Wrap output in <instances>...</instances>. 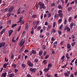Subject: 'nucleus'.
I'll list each match as a JSON object with an SVG mask.
<instances>
[{
    "label": "nucleus",
    "mask_w": 77,
    "mask_h": 77,
    "mask_svg": "<svg viewBox=\"0 0 77 77\" xmlns=\"http://www.w3.org/2000/svg\"><path fill=\"white\" fill-rule=\"evenodd\" d=\"M38 5L40 6V9H46V6H45V4H44L42 3L41 2H39L38 3Z\"/></svg>",
    "instance_id": "nucleus-1"
},
{
    "label": "nucleus",
    "mask_w": 77,
    "mask_h": 77,
    "mask_svg": "<svg viewBox=\"0 0 77 77\" xmlns=\"http://www.w3.org/2000/svg\"><path fill=\"white\" fill-rule=\"evenodd\" d=\"M5 44L6 43L5 42L0 43V48L2 47V49H5L6 48V46H5Z\"/></svg>",
    "instance_id": "nucleus-2"
},
{
    "label": "nucleus",
    "mask_w": 77,
    "mask_h": 77,
    "mask_svg": "<svg viewBox=\"0 0 77 77\" xmlns=\"http://www.w3.org/2000/svg\"><path fill=\"white\" fill-rule=\"evenodd\" d=\"M29 70L30 71H31L32 73H34V72H36V69L31 68L29 69Z\"/></svg>",
    "instance_id": "nucleus-3"
},
{
    "label": "nucleus",
    "mask_w": 77,
    "mask_h": 77,
    "mask_svg": "<svg viewBox=\"0 0 77 77\" xmlns=\"http://www.w3.org/2000/svg\"><path fill=\"white\" fill-rule=\"evenodd\" d=\"M64 30H66L68 32H69L70 31H71V29H70L68 26H66L64 28Z\"/></svg>",
    "instance_id": "nucleus-4"
},
{
    "label": "nucleus",
    "mask_w": 77,
    "mask_h": 77,
    "mask_svg": "<svg viewBox=\"0 0 77 77\" xmlns=\"http://www.w3.org/2000/svg\"><path fill=\"white\" fill-rule=\"evenodd\" d=\"M27 64L29 66H30V67H32V66H33V63H31V62H30V61H27Z\"/></svg>",
    "instance_id": "nucleus-5"
},
{
    "label": "nucleus",
    "mask_w": 77,
    "mask_h": 77,
    "mask_svg": "<svg viewBox=\"0 0 77 77\" xmlns=\"http://www.w3.org/2000/svg\"><path fill=\"white\" fill-rule=\"evenodd\" d=\"M14 6H12L8 10V11L10 12H12L14 10Z\"/></svg>",
    "instance_id": "nucleus-6"
},
{
    "label": "nucleus",
    "mask_w": 77,
    "mask_h": 77,
    "mask_svg": "<svg viewBox=\"0 0 77 77\" xmlns=\"http://www.w3.org/2000/svg\"><path fill=\"white\" fill-rule=\"evenodd\" d=\"M13 32V30H10L8 32V34H9V36L10 37L11 36V35H12V32Z\"/></svg>",
    "instance_id": "nucleus-7"
},
{
    "label": "nucleus",
    "mask_w": 77,
    "mask_h": 77,
    "mask_svg": "<svg viewBox=\"0 0 77 77\" xmlns=\"http://www.w3.org/2000/svg\"><path fill=\"white\" fill-rule=\"evenodd\" d=\"M69 74H70V72L69 71L64 73L65 76H67V77H69Z\"/></svg>",
    "instance_id": "nucleus-8"
},
{
    "label": "nucleus",
    "mask_w": 77,
    "mask_h": 77,
    "mask_svg": "<svg viewBox=\"0 0 77 77\" xmlns=\"http://www.w3.org/2000/svg\"><path fill=\"white\" fill-rule=\"evenodd\" d=\"M58 17H59L60 18H63V14L62 13H59Z\"/></svg>",
    "instance_id": "nucleus-9"
},
{
    "label": "nucleus",
    "mask_w": 77,
    "mask_h": 77,
    "mask_svg": "<svg viewBox=\"0 0 77 77\" xmlns=\"http://www.w3.org/2000/svg\"><path fill=\"white\" fill-rule=\"evenodd\" d=\"M57 42H55L53 44V45H54L53 47L54 48L56 47V46H57Z\"/></svg>",
    "instance_id": "nucleus-10"
},
{
    "label": "nucleus",
    "mask_w": 77,
    "mask_h": 77,
    "mask_svg": "<svg viewBox=\"0 0 77 77\" xmlns=\"http://www.w3.org/2000/svg\"><path fill=\"white\" fill-rule=\"evenodd\" d=\"M7 75V73L6 72L3 73L2 74V77H5Z\"/></svg>",
    "instance_id": "nucleus-11"
},
{
    "label": "nucleus",
    "mask_w": 77,
    "mask_h": 77,
    "mask_svg": "<svg viewBox=\"0 0 77 77\" xmlns=\"http://www.w3.org/2000/svg\"><path fill=\"white\" fill-rule=\"evenodd\" d=\"M52 27V26H51V25H49L47 27V31H48L50 29H51Z\"/></svg>",
    "instance_id": "nucleus-12"
},
{
    "label": "nucleus",
    "mask_w": 77,
    "mask_h": 77,
    "mask_svg": "<svg viewBox=\"0 0 77 77\" xmlns=\"http://www.w3.org/2000/svg\"><path fill=\"white\" fill-rule=\"evenodd\" d=\"M71 45L69 44H67V49H69V48H71Z\"/></svg>",
    "instance_id": "nucleus-13"
},
{
    "label": "nucleus",
    "mask_w": 77,
    "mask_h": 77,
    "mask_svg": "<svg viewBox=\"0 0 77 77\" xmlns=\"http://www.w3.org/2000/svg\"><path fill=\"white\" fill-rule=\"evenodd\" d=\"M49 69H50V68H45L44 69V72H48V71H49Z\"/></svg>",
    "instance_id": "nucleus-14"
},
{
    "label": "nucleus",
    "mask_w": 77,
    "mask_h": 77,
    "mask_svg": "<svg viewBox=\"0 0 77 77\" xmlns=\"http://www.w3.org/2000/svg\"><path fill=\"white\" fill-rule=\"evenodd\" d=\"M31 52L33 54H36V51L34 50H32Z\"/></svg>",
    "instance_id": "nucleus-15"
},
{
    "label": "nucleus",
    "mask_w": 77,
    "mask_h": 77,
    "mask_svg": "<svg viewBox=\"0 0 77 77\" xmlns=\"http://www.w3.org/2000/svg\"><path fill=\"white\" fill-rule=\"evenodd\" d=\"M51 67H52V65H51V64L49 63L47 66V68H49L50 69V68H51Z\"/></svg>",
    "instance_id": "nucleus-16"
},
{
    "label": "nucleus",
    "mask_w": 77,
    "mask_h": 77,
    "mask_svg": "<svg viewBox=\"0 0 77 77\" xmlns=\"http://www.w3.org/2000/svg\"><path fill=\"white\" fill-rule=\"evenodd\" d=\"M11 66L12 67H14V68H16V67H17V65L15 63H13L11 65Z\"/></svg>",
    "instance_id": "nucleus-17"
},
{
    "label": "nucleus",
    "mask_w": 77,
    "mask_h": 77,
    "mask_svg": "<svg viewBox=\"0 0 77 77\" xmlns=\"http://www.w3.org/2000/svg\"><path fill=\"white\" fill-rule=\"evenodd\" d=\"M29 29V25L28 24V23H27L26 25L25 29Z\"/></svg>",
    "instance_id": "nucleus-18"
},
{
    "label": "nucleus",
    "mask_w": 77,
    "mask_h": 77,
    "mask_svg": "<svg viewBox=\"0 0 77 77\" xmlns=\"http://www.w3.org/2000/svg\"><path fill=\"white\" fill-rule=\"evenodd\" d=\"M59 17L58 14H56L54 15V18H57Z\"/></svg>",
    "instance_id": "nucleus-19"
},
{
    "label": "nucleus",
    "mask_w": 77,
    "mask_h": 77,
    "mask_svg": "<svg viewBox=\"0 0 77 77\" xmlns=\"http://www.w3.org/2000/svg\"><path fill=\"white\" fill-rule=\"evenodd\" d=\"M21 13V8H19L17 11V14H20Z\"/></svg>",
    "instance_id": "nucleus-20"
},
{
    "label": "nucleus",
    "mask_w": 77,
    "mask_h": 77,
    "mask_svg": "<svg viewBox=\"0 0 77 77\" xmlns=\"http://www.w3.org/2000/svg\"><path fill=\"white\" fill-rule=\"evenodd\" d=\"M22 66L23 68H26V64H24V63H22Z\"/></svg>",
    "instance_id": "nucleus-21"
},
{
    "label": "nucleus",
    "mask_w": 77,
    "mask_h": 77,
    "mask_svg": "<svg viewBox=\"0 0 77 77\" xmlns=\"http://www.w3.org/2000/svg\"><path fill=\"white\" fill-rule=\"evenodd\" d=\"M73 23H71L70 25V27L71 29H72V27L73 26Z\"/></svg>",
    "instance_id": "nucleus-22"
},
{
    "label": "nucleus",
    "mask_w": 77,
    "mask_h": 77,
    "mask_svg": "<svg viewBox=\"0 0 77 77\" xmlns=\"http://www.w3.org/2000/svg\"><path fill=\"white\" fill-rule=\"evenodd\" d=\"M62 19H60L58 20V23H59V24H60V23H62Z\"/></svg>",
    "instance_id": "nucleus-23"
},
{
    "label": "nucleus",
    "mask_w": 77,
    "mask_h": 77,
    "mask_svg": "<svg viewBox=\"0 0 77 77\" xmlns=\"http://www.w3.org/2000/svg\"><path fill=\"white\" fill-rule=\"evenodd\" d=\"M43 53V51H41L39 52V56H41L42 54Z\"/></svg>",
    "instance_id": "nucleus-24"
},
{
    "label": "nucleus",
    "mask_w": 77,
    "mask_h": 77,
    "mask_svg": "<svg viewBox=\"0 0 77 77\" xmlns=\"http://www.w3.org/2000/svg\"><path fill=\"white\" fill-rule=\"evenodd\" d=\"M23 39H21L20 40V43H19V46H20V45H21V44H23Z\"/></svg>",
    "instance_id": "nucleus-25"
},
{
    "label": "nucleus",
    "mask_w": 77,
    "mask_h": 77,
    "mask_svg": "<svg viewBox=\"0 0 77 77\" xmlns=\"http://www.w3.org/2000/svg\"><path fill=\"white\" fill-rule=\"evenodd\" d=\"M15 75L13 74H11L8 75L9 77H13Z\"/></svg>",
    "instance_id": "nucleus-26"
},
{
    "label": "nucleus",
    "mask_w": 77,
    "mask_h": 77,
    "mask_svg": "<svg viewBox=\"0 0 77 77\" xmlns=\"http://www.w3.org/2000/svg\"><path fill=\"white\" fill-rule=\"evenodd\" d=\"M43 63H44L45 65H46L47 63V61L45 60L43 61Z\"/></svg>",
    "instance_id": "nucleus-27"
},
{
    "label": "nucleus",
    "mask_w": 77,
    "mask_h": 77,
    "mask_svg": "<svg viewBox=\"0 0 77 77\" xmlns=\"http://www.w3.org/2000/svg\"><path fill=\"white\" fill-rule=\"evenodd\" d=\"M8 8H5L3 11V12H6V11H8Z\"/></svg>",
    "instance_id": "nucleus-28"
},
{
    "label": "nucleus",
    "mask_w": 77,
    "mask_h": 77,
    "mask_svg": "<svg viewBox=\"0 0 77 77\" xmlns=\"http://www.w3.org/2000/svg\"><path fill=\"white\" fill-rule=\"evenodd\" d=\"M11 13H8L7 14V17H10V16H11Z\"/></svg>",
    "instance_id": "nucleus-29"
},
{
    "label": "nucleus",
    "mask_w": 77,
    "mask_h": 77,
    "mask_svg": "<svg viewBox=\"0 0 77 77\" xmlns=\"http://www.w3.org/2000/svg\"><path fill=\"white\" fill-rule=\"evenodd\" d=\"M41 29V27L40 26H38L37 29V30H40Z\"/></svg>",
    "instance_id": "nucleus-30"
},
{
    "label": "nucleus",
    "mask_w": 77,
    "mask_h": 77,
    "mask_svg": "<svg viewBox=\"0 0 77 77\" xmlns=\"http://www.w3.org/2000/svg\"><path fill=\"white\" fill-rule=\"evenodd\" d=\"M72 20V17H69V19L68 20L69 22V23H70V22H71V21Z\"/></svg>",
    "instance_id": "nucleus-31"
},
{
    "label": "nucleus",
    "mask_w": 77,
    "mask_h": 77,
    "mask_svg": "<svg viewBox=\"0 0 77 77\" xmlns=\"http://www.w3.org/2000/svg\"><path fill=\"white\" fill-rule=\"evenodd\" d=\"M72 7H69L68 8V11H70L71 10H72Z\"/></svg>",
    "instance_id": "nucleus-32"
},
{
    "label": "nucleus",
    "mask_w": 77,
    "mask_h": 77,
    "mask_svg": "<svg viewBox=\"0 0 77 77\" xmlns=\"http://www.w3.org/2000/svg\"><path fill=\"white\" fill-rule=\"evenodd\" d=\"M11 20H9L8 21L7 24L8 25H9V24H11Z\"/></svg>",
    "instance_id": "nucleus-33"
},
{
    "label": "nucleus",
    "mask_w": 77,
    "mask_h": 77,
    "mask_svg": "<svg viewBox=\"0 0 77 77\" xmlns=\"http://www.w3.org/2000/svg\"><path fill=\"white\" fill-rule=\"evenodd\" d=\"M58 8L59 9H62V7L61 5H58Z\"/></svg>",
    "instance_id": "nucleus-34"
},
{
    "label": "nucleus",
    "mask_w": 77,
    "mask_h": 77,
    "mask_svg": "<svg viewBox=\"0 0 77 77\" xmlns=\"http://www.w3.org/2000/svg\"><path fill=\"white\" fill-rule=\"evenodd\" d=\"M21 23H20V25H22V24H23L24 23V20H22L20 22Z\"/></svg>",
    "instance_id": "nucleus-35"
},
{
    "label": "nucleus",
    "mask_w": 77,
    "mask_h": 77,
    "mask_svg": "<svg viewBox=\"0 0 77 77\" xmlns=\"http://www.w3.org/2000/svg\"><path fill=\"white\" fill-rule=\"evenodd\" d=\"M75 44V42H72V43L71 44V45H72V46H74Z\"/></svg>",
    "instance_id": "nucleus-36"
},
{
    "label": "nucleus",
    "mask_w": 77,
    "mask_h": 77,
    "mask_svg": "<svg viewBox=\"0 0 77 77\" xmlns=\"http://www.w3.org/2000/svg\"><path fill=\"white\" fill-rule=\"evenodd\" d=\"M17 25V24H13L11 26L12 28H14V27H15Z\"/></svg>",
    "instance_id": "nucleus-37"
},
{
    "label": "nucleus",
    "mask_w": 77,
    "mask_h": 77,
    "mask_svg": "<svg viewBox=\"0 0 77 77\" xmlns=\"http://www.w3.org/2000/svg\"><path fill=\"white\" fill-rule=\"evenodd\" d=\"M29 51L28 49H26L24 51V53H28Z\"/></svg>",
    "instance_id": "nucleus-38"
},
{
    "label": "nucleus",
    "mask_w": 77,
    "mask_h": 77,
    "mask_svg": "<svg viewBox=\"0 0 77 77\" xmlns=\"http://www.w3.org/2000/svg\"><path fill=\"white\" fill-rule=\"evenodd\" d=\"M62 11L61 10H59L58 11V14H60V13H62Z\"/></svg>",
    "instance_id": "nucleus-39"
},
{
    "label": "nucleus",
    "mask_w": 77,
    "mask_h": 77,
    "mask_svg": "<svg viewBox=\"0 0 77 77\" xmlns=\"http://www.w3.org/2000/svg\"><path fill=\"white\" fill-rule=\"evenodd\" d=\"M14 54H12L11 56V59H14Z\"/></svg>",
    "instance_id": "nucleus-40"
},
{
    "label": "nucleus",
    "mask_w": 77,
    "mask_h": 77,
    "mask_svg": "<svg viewBox=\"0 0 77 77\" xmlns=\"http://www.w3.org/2000/svg\"><path fill=\"white\" fill-rule=\"evenodd\" d=\"M52 32L53 33H55L56 32V30L54 29H52Z\"/></svg>",
    "instance_id": "nucleus-41"
},
{
    "label": "nucleus",
    "mask_w": 77,
    "mask_h": 77,
    "mask_svg": "<svg viewBox=\"0 0 77 77\" xmlns=\"http://www.w3.org/2000/svg\"><path fill=\"white\" fill-rule=\"evenodd\" d=\"M67 23V20H66V19H65L64 21V24H66Z\"/></svg>",
    "instance_id": "nucleus-42"
},
{
    "label": "nucleus",
    "mask_w": 77,
    "mask_h": 77,
    "mask_svg": "<svg viewBox=\"0 0 77 77\" xmlns=\"http://www.w3.org/2000/svg\"><path fill=\"white\" fill-rule=\"evenodd\" d=\"M75 59H76V58H74V59H73L71 61V63H73V62H74V60H75Z\"/></svg>",
    "instance_id": "nucleus-43"
},
{
    "label": "nucleus",
    "mask_w": 77,
    "mask_h": 77,
    "mask_svg": "<svg viewBox=\"0 0 77 77\" xmlns=\"http://www.w3.org/2000/svg\"><path fill=\"white\" fill-rule=\"evenodd\" d=\"M56 26V22H54L53 23V27H55Z\"/></svg>",
    "instance_id": "nucleus-44"
},
{
    "label": "nucleus",
    "mask_w": 77,
    "mask_h": 77,
    "mask_svg": "<svg viewBox=\"0 0 77 77\" xmlns=\"http://www.w3.org/2000/svg\"><path fill=\"white\" fill-rule=\"evenodd\" d=\"M51 13H49V14H48V17L50 18V17H51Z\"/></svg>",
    "instance_id": "nucleus-45"
},
{
    "label": "nucleus",
    "mask_w": 77,
    "mask_h": 77,
    "mask_svg": "<svg viewBox=\"0 0 77 77\" xmlns=\"http://www.w3.org/2000/svg\"><path fill=\"white\" fill-rule=\"evenodd\" d=\"M46 53H47V52H46V51H45L43 52V54L44 56H45Z\"/></svg>",
    "instance_id": "nucleus-46"
},
{
    "label": "nucleus",
    "mask_w": 77,
    "mask_h": 77,
    "mask_svg": "<svg viewBox=\"0 0 77 77\" xmlns=\"http://www.w3.org/2000/svg\"><path fill=\"white\" fill-rule=\"evenodd\" d=\"M45 49H46V48H45V45H44L43 46V50H45Z\"/></svg>",
    "instance_id": "nucleus-47"
},
{
    "label": "nucleus",
    "mask_w": 77,
    "mask_h": 77,
    "mask_svg": "<svg viewBox=\"0 0 77 77\" xmlns=\"http://www.w3.org/2000/svg\"><path fill=\"white\" fill-rule=\"evenodd\" d=\"M26 34V31H23L22 32V34L23 35H25V34Z\"/></svg>",
    "instance_id": "nucleus-48"
},
{
    "label": "nucleus",
    "mask_w": 77,
    "mask_h": 77,
    "mask_svg": "<svg viewBox=\"0 0 77 77\" xmlns=\"http://www.w3.org/2000/svg\"><path fill=\"white\" fill-rule=\"evenodd\" d=\"M51 6H55V4L54 3H52L51 4Z\"/></svg>",
    "instance_id": "nucleus-49"
},
{
    "label": "nucleus",
    "mask_w": 77,
    "mask_h": 77,
    "mask_svg": "<svg viewBox=\"0 0 77 77\" xmlns=\"http://www.w3.org/2000/svg\"><path fill=\"white\" fill-rule=\"evenodd\" d=\"M36 17H37L36 15L35 14H34L32 16V18H36Z\"/></svg>",
    "instance_id": "nucleus-50"
},
{
    "label": "nucleus",
    "mask_w": 77,
    "mask_h": 77,
    "mask_svg": "<svg viewBox=\"0 0 77 77\" xmlns=\"http://www.w3.org/2000/svg\"><path fill=\"white\" fill-rule=\"evenodd\" d=\"M6 53V49L4 50L3 51V53L4 54H5Z\"/></svg>",
    "instance_id": "nucleus-51"
},
{
    "label": "nucleus",
    "mask_w": 77,
    "mask_h": 77,
    "mask_svg": "<svg viewBox=\"0 0 77 77\" xmlns=\"http://www.w3.org/2000/svg\"><path fill=\"white\" fill-rule=\"evenodd\" d=\"M63 43H64V41H62L60 42V44L61 45H62L63 44Z\"/></svg>",
    "instance_id": "nucleus-52"
},
{
    "label": "nucleus",
    "mask_w": 77,
    "mask_h": 77,
    "mask_svg": "<svg viewBox=\"0 0 77 77\" xmlns=\"http://www.w3.org/2000/svg\"><path fill=\"white\" fill-rule=\"evenodd\" d=\"M3 67L4 68H6V66L5 64H4L3 65Z\"/></svg>",
    "instance_id": "nucleus-53"
},
{
    "label": "nucleus",
    "mask_w": 77,
    "mask_h": 77,
    "mask_svg": "<svg viewBox=\"0 0 77 77\" xmlns=\"http://www.w3.org/2000/svg\"><path fill=\"white\" fill-rule=\"evenodd\" d=\"M49 57V55H47L46 56H45V59H48V58Z\"/></svg>",
    "instance_id": "nucleus-54"
},
{
    "label": "nucleus",
    "mask_w": 77,
    "mask_h": 77,
    "mask_svg": "<svg viewBox=\"0 0 77 77\" xmlns=\"http://www.w3.org/2000/svg\"><path fill=\"white\" fill-rule=\"evenodd\" d=\"M21 26H20L18 28V31H20V29H21Z\"/></svg>",
    "instance_id": "nucleus-55"
},
{
    "label": "nucleus",
    "mask_w": 77,
    "mask_h": 77,
    "mask_svg": "<svg viewBox=\"0 0 77 77\" xmlns=\"http://www.w3.org/2000/svg\"><path fill=\"white\" fill-rule=\"evenodd\" d=\"M18 70L17 69H14V71L15 73H17V72H18Z\"/></svg>",
    "instance_id": "nucleus-56"
},
{
    "label": "nucleus",
    "mask_w": 77,
    "mask_h": 77,
    "mask_svg": "<svg viewBox=\"0 0 77 77\" xmlns=\"http://www.w3.org/2000/svg\"><path fill=\"white\" fill-rule=\"evenodd\" d=\"M39 72H40V75H42V71L40 70L39 71Z\"/></svg>",
    "instance_id": "nucleus-57"
},
{
    "label": "nucleus",
    "mask_w": 77,
    "mask_h": 77,
    "mask_svg": "<svg viewBox=\"0 0 77 77\" xmlns=\"http://www.w3.org/2000/svg\"><path fill=\"white\" fill-rule=\"evenodd\" d=\"M45 13H46L47 15H48L49 14V12H48V11H45Z\"/></svg>",
    "instance_id": "nucleus-58"
},
{
    "label": "nucleus",
    "mask_w": 77,
    "mask_h": 77,
    "mask_svg": "<svg viewBox=\"0 0 77 77\" xmlns=\"http://www.w3.org/2000/svg\"><path fill=\"white\" fill-rule=\"evenodd\" d=\"M46 35L47 36H49V35H50V34L48 32H46Z\"/></svg>",
    "instance_id": "nucleus-59"
},
{
    "label": "nucleus",
    "mask_w": 77,
    "mask_h": 77,
    "mask_svg": "<svg viewBox=\"0 0 77 77\" xmlns=\"http://www.w3.org/2000/svg\"><path fill=\"white\" fill-rule=\"evenodd\" d=\"M74 75L73 74H71L70 75V77H74Z\"/></svg>",
    "instance_id": "nucleus-60"
},
{
    "label": "nucleus",
    "mask_w": 77,
    "mask_h": 77,
    "mask_svg": "<svg viewBox=\"0 0 77 77\" xmlns=\"http://www.w3.org/2000/svg\"><path fill=\"white\" fill-rule=\"evenodd\" d=\"M27 77H32V76L30 74H28L27 75Z\"/></svg>",
    "instance_id": "nucleus-61"
},
{
    "label": "nucleus",
    "mask_w": 77,
    "mask_h": 77,
    "mask_svg": "<svg viewBox=\"0 0 77 77\" xmlns=\"http://www.w3.org/2000/svg\"><path fill=\"white\" fill-rule=\"evenodd\" d=\"M74 75H77V71H76L74 73Z\"/></svg>",
    "instance_id": "nucleus-62"
},
{
    "label": "nucleus",
    "mask_w": 77,
    "mask_h": 77,
    "mask_svg": "<svg viewBox=\"0 0 77 77\" xmlns=\"http://www.w3.org/2000/svg\"><path fill=\"white\" fill-rule=\"evenodd\" d=\"M75 63L76 64V66H77V59L75 60Z\"/></svg>",
    "instance_id": "nucleus-63"
},
{
    "label": "nucleus",
    "mask_w": 77,
    "mask_h": 77,
    "mask_svg": "<svg viewBox=\"0 0 77 77\" xmlns=\"http://www.w3.org/2000/svg\"><path fill=\"white\" fill-rule=\"evenodd\" d=\"M46 76H47L48 77H51V76H50V75L48 74H46Z\"/></svg>",
    "instance_id": "nucleus-64"
}]
</instances>
